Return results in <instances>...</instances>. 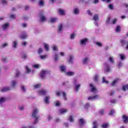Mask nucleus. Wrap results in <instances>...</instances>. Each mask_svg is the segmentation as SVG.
<instances>
[{"label":"nucleus","mask_w":128,"mask_h":128,"mask_svg":"<svg viewBox=\"0 0 128 128\" xmlns=\"http://www.w3.org/2000/svg\"><path fill=\"white\" fill-rule=\"evenodd\" d=\"M39 110L38 108H34L32 112V116L35 118L33 124H36L38 122V118H40V116L38 115Z\"/></svg>","instance_id":"obj_1"},{"label":"nucleus","mask_w":128,"mask_h":128,"mask_svg":"<svg viewBox=\"0 0 128 128\" xmlns=\"http://www.w3.org/2000/svg\"><path fill=\"white\" fill-rule=\"evenodd\" d=\"M48 74H50V72L48 70H44L40 72V76L42 78H44Z\"/></svg>","instance_id":"obj_2"},{"label":"nucleus","mask_w":128,"mask_h":128,"mask_svg":"<svg viewBox=\"0 0 128 128\" xmlns=\"http://www.w3.org/2000/svg\"><path fill=\"white\" fill-rule=\"evenodd\" d=\"M56 96H62L64 100H68V98H66V94L64 92H62V91L56 92Z\"/></svg>","instance_id":"obj_3"},{"label":"nucleus","mask_w":128,"mask_h":128,"mask_svg":"<svg viewBox=\"0 0 128 128\" xmlns=\"http://www.w3.org/2000/svg\"><path fill=\"white\" fill-rule=\"evenodd\" d=\"M73 84L74 86V90L76 92H78L80 88V84L78 83V80H74Z\"/></svg>","instance_id":"obj_4"},{"label":"nucleus","mask_w":128,"mask_h":128,"mask_svg":"<svg viewBox=\"0 0 128 128\" xmlns=\"http://www.w3.org/2000/svg\"><path fill=\"white\" fill-rule=\"evenodd\" d=\"M88 42V38H84L80 40V45L82 46H86V44Z\"/></svg>","instance_id":"obj_5"},{"label":"nucleus","mask_w":128,"mask_h":128,"mask_svg":"<svg viewBox=\"0 0 128 128\" xmlns=\"http://www.w3.org/2000/svg\"><path fill=\"white\" fill-rule=\"evenodd\" d=\"M40 20L41 22L46 21V17L44 14V11H41L40 14Z\"/></svg>","instance_id":"obj_6"},{"label":"nucleus","mask_w":128,"mask_h":128,"mask_svg":"<svg viewBox=\"0 0 128 128\" xmlns=\"http://www.w3.org/2000/svg\"><path fill=\"white\" fill-rule=\"evenodd\" d=\"M104 70L105 72H110V66L107 62H105L104 64Z\"/></svg>","instance_id":"obj_7"},{"label":"nucleus","mask_w":128,"mask_h":128,"mask_svg":"<svg viewBox=\"0 0 128 128\" xmlns=\"http://www.w3.org/2000/svg\"><path fill=\"white\" fill-rule=\"evenodd\" d=\"M90 88L91 90V92H94V94H96V92H98V89L94 86L92 84H90Z\"/></svg>","instance_id":"obj_8"},{"label":"nucleus","mask_w":128,"mask_h":128,"mask_svg":"<svg viewBox=\"0 0 128 128\" xmlns=\"http://www.w3.org/2000/svg\"><path fill=\"white\" fill-rule=\"evenodd\" d=\"M100 98V96L98 95H95L94 96H90L88 97V100H98Z\"/></svg>","instance_id":"obj_9"},{"label":"nucleus","mask_w":128,"mask_h":128,"mask_svg":"<svg viewBox=\"0 0 128 128\" xmlns=\"http://www.w3.org/2000/svg\"><path fill=\"white\" fill-rule=\"evenodd\" d=\"M74 55H70L68 59V62L69 64H74Z\"/></svg>","instance_id":"obj_10"},{"label":"nucleus","mask_w":128,"mask_h":128,"mask_svg":"<svg viewBox=\"0 0 128 128\" xmlns=\"http://www.w3.org/2000/svg\"><path fill=\"white\" fill-rule=\"evenodd\" d=\"M47 93L48 91L44 90L38 91V94H39V96H44V94H46Z\"/></svg>","instance_id":"obj_11"},{"label":"nucleus","mask_w":128,"mask_h":128,"mask_svg":"<svg viewBox=\"0 0 128 128\" xmlns=\"http://www.w3.org/2000/svg\"><path fill=\"white\" fill-rule=\"evenodd\" d=\"M93 20H94V24H95L96 26H98V24L97 22L98 20V15L97 14L94 15Z\"/></svg>","instance_id":"obj_12"},{"label":"nucleus","mask_w":128,"mask_h":128,"mask_svg":"<svg viewBox=\"0 0 128 128\" xmlns=\"http://www.w3.org/2000/svg\"><path fill=\"white\" fill-rule=\"evenodd\" d=\"M12 88L9 86L3 87L1 89V92H8V90H10Z\"/></svg>","instance_id":"obj_13"},{"label":"nucleus","mask_w":128,"mask_h":128,"mask_svg":"<svg viewBox=\"0 0 128 128\" xmlns=\"http://www.w3.org/2000/svg\"><path fill=\"white\" fill-rule=\"evenodd\" d=\"M64 28V25L62 24H60L58 26V32L59 34H62V29Z\"/></svg>","instance_id":"obj_14"},{"label":"nucleus","mask_w":128,"mask_h":128,"mask_svg":"<svg viewBox=\"0 0 128 128\" xmlns=\"http://www.w3.org/2000/svg\"><path fill=\"white\" fill-rule=\"evenodd\" d=\"M88 62H90V58L88 57H86L82 60L83 64H88Z\"/></svg>","instance_id":"obj_15"},{"label":"nucleus","mask_w":128,"mask_h":128,"mask_svg":"<svg viewBox=\"0 0 128 128\" xmlns=\"http://www.w3.org/2000/svg\"><path fill=\"white\" fill-rule=\"evenodd\" d=\"M6 100V97H0V106H2V104H4Z\"/></svg>","instance_id":"obj_16"},{"label":"nucleus","mask_w":128,"mask_h":128,"mask_svg":"<svg viewBox=\"0 0 128 128\" xmlns=\"http://www.w3.org/2000/svg\"><path fill=\"white\" fill-rule=\"evenodd\" d=\"M118 82H120V79H118V78L115 79L112 82L111 84V86H116V84H118Z\"/></svg>","instance_id":"obj_17"},{"label":"nucleus","mask_w":128,"mask_h":128,"mask_svg":"<svg viewBox=\"0 0 128 128\" xmlns=\"http://www.w3.org/2000/svg\"><path fill=\"white\" fill-rule=\"evenodd\" d=\"M74 72H65V74L68 76H74Z\"/></svg>","instance_id":"obj_18"},{"label":"nucleus","mask_w":128,"mask_h":128,"mask_svg":"<svg viewBox=\"0 0 128 128\" xmlns=\"http://www.w3.org/2000/svg\"><path fill=\"white\" fill-rule=\"evenodd\" d=\"M122 120L124 124H128V116L124 115L122 116Z\"/></svg>","instance_id":"obj_19"},{"label":"nucleus","mask_w":128,"mask_h":128,"mask_svg":"<svg viewBox=\"0 0 128 128\" xmlns=\"http://www.w3.org/2000/svg\"><path fill=\"white\" fill-rule=\"evenodd\" d=\"M121 44L122 46H124L125 44H127L126 46V50H128V42L124 40H121Z\"/></svg>","instance_id":"obj_20"},{"label":"nucleus","mask_w":128,"mask_h":128,"mask_svg":"<svg viewBox=\"0 0 128 128\" xmlns=\"http://www.w3.org/2000/svg\"><path fill=\"white\" fill-rule=\"evenodd\" d=\"M60 68L62 72H64V74L66 72V68L64 66H60Z\"/></svg>","instance_id":"obj_21"},{"label":"nucleus","mask_w":128,"mask_h":128,"mask_svg":"<svg viewBox=\"0 0 128 128\" xmlns=\"http://www.w3.org/2000/svg\"><path fill=\"white\" fill-rule=\"evenodd\" d=\"M10 26V24L8 23H6L2 26V28L4 30H6Z\"/></svg>","instance_id":"obj_22"},{"label":"nucleus","mask_w":128,"mask_h":128,"mask_svg":"<svg viewBox=\"0 0 128 128\" xmlns=\"http://www.w3.org/2000/svg\"><path fill=\"white\" fill-rule=\"evenodd\" d=\"M20 38H22V40L24 38H28V34H26V32H24L23 34H21L20 36Z\"/></svg>","instance_id":"obj_23"},{"label":"nucleus","mask_w":128,"mask_h":128,"mask_svg":"<svg viewBox=\"0 0 128 128\" xmlns=\"http://www.w3.org/2000/svg\"><path fill=\"white\" fill-rule=\"evenodd\" d=\"M73 12L74 14H80V9L78 8H74Z\"/></svg>","instance_id":"obj_24"},{"label":"nucleus","mask_w":128,"mask_h":128,"mask_svg":"<svg viewBox=\"0 0 128 128\" xmlns=\"http://www.w3.org/2000/svg\"><path fill=\"white\" fill-rule=\"evenodd\" d=\"M50 98V96H46L45 97V99H44L45 104H50V101H49Z\"/></svg>","instance_id":"obj_25"},{"label":"nucleus","mask_w":128,"mask_h":128,"mask_svg":"<svg viewBox=\"0 0 128 128\" xmlns=\"http://www.w3.org/2000/svg\"><path fill=\"white\" fill-rule=\"evenodd\" d=\"M58 12L60 16H64L66 14V11L62 9H59Z\"/></svg>","instance_id":"obj_26"},{"label":"nucleus","mask_w":128,"mask_h":128,"mask_svg":"<svg viewBox=\"0 0 128 128\" xmlns=\"http://www.w3.org/2000/svg\"><path fill=\"white\" fill-rule=\"evenodd\" d=\"M8 46V44L7 42L2 44L0 46V48H6Z\"/></svg>","instance_id":"obj_27"},{"label":"nucleus","mask_w":128,"mask_h":128,"mask_svg":"<svg viewBox=\"0 0 128 128\" xmlns=\"http://www.w3.org/2000/svg\"><path fill=\"white\" fill-rule=\"evenodd\" d=\"M93 127L92 128H98V122L94 121L92 122Z\"/></svg>","instance_id":"obj_28"},{"label":"nucleus","mask_w":128,"mask_h":128,"mask_svg":"<svg viewBox=\"0 0 128 128\" xmlns=\"http://www.w3.org/2000/svg\"><path fill=\"white\" fill-rule=\"evenodd\" d=\"M60 114H66L68 112V110L66 109H60L59 110Z\"/></svg>","instance_id":"obj_29"},{"label":"nucleus","mask_w":128,"mask_h":128,"mask_svg":"<svg viewBox=\"0 0 128 128\" xmlns=\"http://www.w3.org/2000/svg\"><path fill=\"white\" fill-rule=\"evenodd\" d=\"M16 84H17L16 81L14 80H12L11 82V86H12V88H14V86H16Z\"/></svg>","instance_id":"obj_30"},{"label":"nucleus","mask_w":128,"mask_h":128,"mask_svg":"<svg viewBox=\"0 0 128 128\" xmlns=\"http://www.w3.org/2000/svg\"><path fill=\"white\" fill-rule=\"evenodd\" d=\"M86 122V121L84 120L81 118L79 120V124H80V126H82V124H84Z\"/></svg>","instance_id":"obj_31"},{"label":"nucleus","mask_w":128,"mask_h":128,"mask_svg":"<svg viewBox=\"0 0 128 128\" xmlns=\"http://www.w3.org/2000/svg\"><path fill=\"white\" fill-rule=\"evenodd\" d=\"M41 60H46L48 58V55H40L39 56Z\"/></svg>","instance_id":"obj_32"},{"label":"nucleus","mask_w":128,"mask_h":128,"mask_svg":"<svg viewBox=\"0 0 128 128\" xmlns=\"http://www.w3.org/2000/svg\"><path fill=\"white\" fill-rule=\"evenodd\" d=\"M44 48L46 50V52H48V50H50L48 44H44Z\"/></svg>","instance_id":"obj_33"},{"label":"nucleus","mask_w":128,"mask_h":128,"mask_svg":"<svg viewBox=\"0 0 128 128\" xmlns=\"http://www.w3.org/2000/svg\"><path fill=\"white\" fill-rule=\"evenodd\" d=\"M122 90L124 91L128 90V84L123 86Z\"/></svg>","instance_id":"obj_34"},{"label":"nucleus","mask_w":128,"mask_h":128,"mask_svg":"<svg viewBox=\"0 0 128 128\" xmlns=\"http://www.w3.org/2000/svg\"><path fill=\"white\" fill-rule=\"evenodd\" d=\"M16 46H18V41L15 40L13 42V48H16Z\"/></svg>","instance_id":"obj_35"},{"label":"nucleus","mask_w":128,"mask_h":128,"mask_svg":"<svg viewBox=\"0 0 128 128\" xmlns=\"http://www.w3.org/2000/svg\"><path fill=\"white\" fill-rule=\"evenodd\" d=\"M54 61L55 62H58V54H56L54 56Z\"/></svg>","instance_id":"obj_36"},{"label":"nucleus","mask_w":128,"mask_h":128,"mask_svg":"<svg viewBox=\"0 0 128 128\" xmlns=\"http://www.w3.org/2000/svg\"><path fill=\"white\" fill-rule=\"evenodd\" d=\"M33 68H40V64H34L33 65Z\"/></svg>","instance_id":"obj_37"},{"label":"nucleus","mask_w":128,"mask_h":128,"mask_svg":"<svg viewBox=\"0 0 128 128\" xmlns=\"http://www.w3.org/2000/svg\"><path fill=\"white\" fill-rule=\"evenodd\" d=\"M120 56V58L122 60H124L126 56H124V54H119Z\"/></svg>","instance_id":"obj_38"},{"label":"nucleus","mask_w":128,"mask_h":128,"mask_svg":"<svg viewBox=\"0 0 128 128\" xmlns=\"http://www.w3.org/2000/svg\"><path fill=\"white\" fill-rule=\"evenodd\" d=\"M102 82L104 84H108V81L106 80L104 77H103Z\"/></svg>","instance_id":"obj_39"},{"label":"nucleus","mask_w":128,"mask_h":128,"mask_svg":"<svg viewBox=\"0 0 128 128\" xmlns=\"http://www.w3.org/2000/svg\"><path fill=\"white\" fill-rule=\"evenodd\" d=\"M98 74H96L95 76H94V80L95 82H98Z\"/></svg>","instance_id":"obj_40"},{"label":"nucleus","mask_w":128,"mask_h":128,"mask_svg":"<svg viewBox=\"0 0 128 128\" xmlns=\"http://www.w3.org/2000/svg\"><path fill=\"white\" fill-rule=\"evenodd\" d=\"M106 24H112V22H110V17H108L107 18L106 20Z\"/></svg>","instance_id":"obj_41"},{"label":"nucleus","mask_w":128,"mask_h":128,"mask_svg":"<svg viewBox=\"0 0 128 128\" xmlns=\"http://www.w3.org/2000/svg\"><path fill=\"white\" fill-rule=\"evenodd\" d=\"M56 20H58V18H53L50 19L51 22H56Z\"/></svg>","instance_id":"obj_42"},{"label":"nucleus","mask_w":128,"mask_h":128,"mask_svg":"<svg viewBox=\"0 0 128 128\" xmlns=\"http://www.w3.org/2000/svg\"><path fill=\"white\" fill-rule=\"evenodd\" d=\"M108 8H110V10H114V4H109L108 5Z\"/></svg>","instance_id":"obj_43"},{"label":"nucleus","mask_w":128,"mask_h":128,"mask_svg":"<svg viewBox=\"0 0 128 128\" xmlns=\"http://www.w3.org/2000/svg\"><path fill=\"white\" fill-rule=\"evenodd\" d=\"M68 120H70V122H74V117L72 116H70V117L68 118Z\"/></svg>","instance_id":"obj_44"},{"label":"nucleus","mask_w":128,"mask_h":128,"mask_svg":"<svg viewBox=\"0 0 128 128\" xmlns=\"http://www.w3.org/2000/svg\"><path fill=\"white\" fill-rule=\"evenodd\" d=\"M76 38V34H70V40H74Z\"/></svg>","instance_id":"obj_45"},{"label":"nucleus","mask_w":128,"mask_h":128,"mask_svg":"<svg viewBox=\"0 0 128 128\" xmlns=\"http://www.w3.org/2000/svg\"><path fill=\"white\" fill-rule=\"evenodd\" d=\"M52 48L53 50L56 51V50H58V46H56V45H54L52 46Z\"/></svg>","instance_id":"obj_46"},{"label":"nucleus","mask_w":128,"mask_h":128,"mask_svg":"<svg viewBox=\"0 0 128 128\" xmlns=\"http://www.w3.org/2000/svg\"><path fill=\"white\" fill-rule=\"evenodd\" d=\"M116 32H120V26H118L116 28Z\"/></svg>","instance_id":"obj_47"},{"label":"nucleus","mask_w":128,"mask_h":128,"mask_svg":"<svg viewBox=\"0 0 128 128\" xmlns=\"http://www.w3.org/2000/svg\"><path fill=\"white\" fill-rule=\"evenodd\" d=\"M96 44V46H102V42H95Z\"/></svg>","instance_id":"obj_48"},{"label":"nucleus","mask_w":128,"mask_h":128,"mask_svg":"<svg viewBox=\"0 0 128 128\" xmlns=\"http://www.w3.org/2000/svg\"><path fill=\"white\" fill-rule=\"evenodd\" d=\"M40 84H37L34 86V88H40Z\"/></svg>","instance_id":"obj_49"},{"label":"nucleus","mask_w":128,"mask_h":128,"mask_svg":"<svg viewBox=\"0 0 128 128\" xmlns=\"http://www.w3.org/2000/svg\"><path fill=\"white\" fill-rule=\"evenodd\" d=\"M39 4L41 6H42L44 4V0H41L39 2Z\"/></svg>","instance_id":"obj_50"},{"label":"nucleus","mask_w":128,"mask_h":128,"mask_svg":"<svg viewBox=\"0 0 128 128\" xmlns=\"http://www.w3.org/2000/svg\"><path fill=\"white\" fill-rule=\"evenodd\" d=\"M26 70L27 72H30V68L28 66H26Z\"/></svg>","instance_id":"obj_51"},{"label":"nucleus","mask_w":128,"mask_h":128,"mask_svg":"<svg viewBox=\"0 0 128 128\" xmlns=\"http://www.w3.org/2000/svg\"><path fill=\"white\" fill-rule=\"evenodd\" d=\"M1 2L4 5H6V4H8V2L6 0H1Z\"/></svg>","instance_id":"obj_52"},{"label":"nucleus","mask_w":128,"mask_h":128,"mask_svg":"<svg viewBox=\"0 0 128 128\" xmlns=\"http://www.w3.org/2000/svg\"><path fill=\"white\" fill-rule=\"evenodd\" d=\"M42 48H40L38 50V53L39 54H41L42 53Z\"/></svg>","instance_id":"obj_53"},{"label":"nucleus","mask_w":128,"mask_h":128,"mask_svg":"<svg viewBox=\"0 0 128 128\" xmlns=\"http://www.w3.org/2000/svg\"><path fill=\"white\" fill-rule=\"evenodd\" d=\"M114 114V110H112L110 111L109 114L110 116H112Z\"/></svg>","instance_id":"obj_54"},{"label":"nucleus","mask_w":128,"mask_h":128,"mask_svg":"<svg viewBox=\"0 0 128 128\" xmlns=\"http://www.w3.org/2000/svg\"><path fill=\"white\" fill-rule=\"evenodd\" d=\"M90 106V105L88 103L86 104L84 106L85 108H88Z\"/></svg>","instance_id":"obj_55"},{"label":"nucleus","mask_w":128,"mask_h":128,"mask_svg":"<svg viewBox=\"0 0 128 128\" xmlns=\"http://www.w3.org/2000/svg\"><path fill=\"white\" fill-rule=\"evenodd\" d=\"M16 76H20V71L18 70H16Z\"/></svg>","instance_id":"obj_56"},{"label":"nucleus","mask_w":128,"mask_h":128,"mask_svg":"<svg viewBox=\"0 0 128 128\" xmlns=\"http://www.w3.org/2000/svg\"><path fill=\"white\" fill-rule=\"evenodd\" d=\"M109 61L112 64H114V57H110L109 58Z\"/></svg>","instance_id":"obj_57"},{"label":"nucleus","mask_w":128,"mask_h":128,"mask_svg":"<svg viewBox=\"0 0 128 128\" xmlns=\"http://www.w3.org/2000/svg\"><path fill=\"white\" fill-rule=\"evenodd\" d=\"M108 126V124L106 123V124H104L102 125V128H106L107 126Z\"/></svg>","instance_id":"obj_58"},{"label":"nucleus","mask_w":128,"mask_h":128,"mask_svg":"<svg viewBox=\"0 0 128 128\" xmlns=\"http://www.w3.org/2000/svg\"><path fill=\"white\" fill-rule=\"evenodd\" d=\"M116 22H118V19L116 18H114L112 22H111V24H116Z\"/></svg>","instance_id":"obj_59"},{"label":"nucleus","mask_w":128,"mask_h":128,"mask_svg":"<svg viewBox=\"0 0 128 128\" xmlns=\"http://www.w3.org/2000/svg\"><path fill=\"white\" fill-rule=\"evenodd\" d=\"M99 114H104V110H101L100 112H99Z\"/></svg>","instance_id":"obj_60"},{"label":"nucleus","mask_w":128,"mask_h":128,"mask_svg":"<svg viewBox=\"0 0 128 128\" xmlns=\"http://www.w3.org/2000/svg\"><path fill=\"white\" fill-rule=\"evenodd\" d=\"M55 104H56V106H60V103L58 101H56Z\"/></svg>","instance_id":"obj_61"},{"label":"nucleus","mask_w":128,"mask_h":128,"mask_svg":"<svg viewBox=\"0 0 128 128\" xmlns=\"http://www.w3.org/2000/svg\"><path fill=\"white\" fill-rule=\"evenodd\" d=\"M110 102L112 104H116V100H114V99H112V100H111Z\"/></svg>","instance_id":"obj_62"},{"label":"nucleus","mask_w":128,"mask_h":128,"mask_svg":"<svg viewBox=\"0 0 128 128\" xmlns=\"http://www.w3.org/2000/svg\"><path fill=\"white\" fill-rule=\"evenodd\" d=\"M21 88L23 92H26V87H24V86H21Z\"/></svg>","instance_id":"obj_63"},{"label":"nucleus","mask_w":128,"mask_h":128,"mask_svg":"<svg viewBox=\"0 0 128 128\" xmlns=\"http://www.w3.org/2000/svg\"><path fill=\"white\" fill-rule=\"evenodd\" d=\"M24 106H20L18 107V109L20 110H24Z\"/></svg>","instance_id":"obj_64"}]
</instances>
